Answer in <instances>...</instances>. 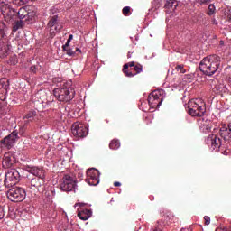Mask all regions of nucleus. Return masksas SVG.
Instances as JSON below:
<instances>
[{
	"label": "nucleus",
	"mask_w": 231,
	"mask_h": 231,
	"mask_svg": "<svg viewBox=\"0 0 231 231\" xmlns=\"http://www.w3.org/2000/svg\"><path fill=\"white\" fill-rule=\"evenodd\" d=\"M44 196L48 199L49 203H51V199H53V191H46Z\"/></svg>",
	"instance_id": "33"
},
{
	"label": "nucleus",
	"mask_w": 231,
	"mask_h": 231,
	"mask_svg": "<svg viewBox=\"0 0 231 231\" xmlns=\"http://www.w3.org/2000/svg\"><path fill=\"white\" fill-rule=\"evenodd\" d=\"M71 131L73 136H76V138H86L89 133L88 126L79 122L72 125Z\"/></svg>",
	"instance_id": "11"
},
{
	"label": "nucleus",
	"mask_w": 231,
	"mask_h": 231,
	"mask_svg": "<svg viewBox=\"0 0 231 231\" xmlns=\"http://www.w3.org/2000/svg\"><path fill=\"white\" fill-rule=\"evenodd\" d=\"M162 102H163V99H153V101L148 100L149 106L152 109H156L157 107H160Z\"/></svg>",
	"instance_id": "24"
},
{
	"label": "nucleus",
	"mask_w": 231,
	"mask_h": 231,
	"mask_svg": "<svg viewBox=\"0 0 231 231\" xmlns=\"http://www.w3.org/2000/svg\"><path fill=\"white\" fill-rule=\"evenodd\" d=\"M63 48V51L66 52L67 55H69V57H73L75 55V51L71 50V48L69 47H64V45L62 46Z\"/></svg>",
	"instance_id": "29"
},
{
	"label": "nucleus",
	"mask_w": 231,
	"mask_h": 231,
	"mask_svg": "<svg viewBox=\"0 0 231 231\" xmlns=\"http://www.w3.org/2000/svg\"><path fill=\"white\" fill-rule=\"evenodd\" d=\"M175 70L176 71H180V73H186V69H185V68H184V66L183 65H177L176 67H175Z\"/></svg>",
	"instance_id": "34"
},
{
	"label": "nucleus",
	"mask_w": 231,
	"mask_h": 231,
	"mask_svg": "<svg viewBox=\"0 0 231 231\" xmlns=\"http://www.w3.org/2000/svg\"><path fill=\"white\" fill-rule=\"evenodd\" d=\"M71 41H73V34H70L69 36V39L66 42V44L64 45V48H68L69 46V42H71Z\"/></svg>",
	"instance_id": "35"
},
{
	"label": "nucleus",
	"mask_w": 231,
	"mask_h": 231,
	"mask_svg": "<svg viewBox=\"0 0 231 231\" xmlns=\"http://www.w3.org/2000/svg\"><path fill=\"white\" fill-rule=\"evenodd\" d=\"M78 217H79V219H81L82 221H88V219L91 217V210L84 209L82 211H79L78 213Z\"/></svg>",
	"instance_id": "23"
},
{
	"label": "nucleus",
	"mask_w": 231,
	"mask_h": 231,
	"mask_svg": "<svg viewBox=\"0 0 231 231\" xmlns=\"http://www.w3.org/2000/svg\"><path fill=\"white\" fill-rule=\"evenodd\" d=\"M20 136H26V127L21 126L19 132L16 130L13 131L9 135L5 136L4 139L0 141L1 149L10 150L15 145L17 140H19Z\"/></svg>",
	"instance_id": "3"
},
{
	"label": "nucleus",
	"mask_w": 231,
	"mask_h": 231,
	"mask_svg": "<svg viewBox=\"0 0 231 231\" xmlns=\"http://www.w3.org/2000/svg\"><path fill=\"white\" fill-rule=\"evenodd\" d=\"M53 93L59 102H71L75 98V90L72 88H56Z\"/></svg>",
	"instance_id": "5"
},
{
	"label": "nucleus",
	"mask_w": 231,
	"mask_h": 231,
	"mask_svg": "<svg viewBox=\"0 0 231 231\" xmlns=\"http://www.w3.org/2000/svg\"><path fill=\"white\" fill-rule=\"evenodd\" d=\"M198 125L202 133H209L212 129V121L206 118H199L198 120Z\"/></svg>",
	"instance_id": "18"
},
{
	"label": "nucleus",
	"mask_w": 231,
	"mask_h": 231,
	"mask_svg": "<svg viewBox=\"0 0 231 231\" xmlns=\"http://www.w3.org/2000/svg\"><path fill=\"white\" fill-rule=\"evenodd\" d=\"M219 135L224 139V142H231L230 127L222 126L219 130Z\"/></svg>",
	"instance_id": "20"
},
{
	"label": "nucleus",
	"mask_w": 231,
	"mask_h": 231,
	"mask_svg": "<svg viewBox=\"0 0 231 231\" xmlns=\"http://www.w3.org/2000/svg\"><path fill=\"white\" fill-rule=\"evenodd\" d=\"M160 99H163V97L162 96V91L160 90L152 91L148 97V100H150L151 102Z\"/></svg>",
	"instance_id": "22"
},
{
	"label": "nucleus",
	"mask_w": 231,
	"mask_h": 231,
	"mask_svg": "<svg viewBox=\"0 0 231 231\" xmlns=\"http://www.w3.org/2000/svg\"><path fill=\"white\" fill-rule=\"evenodd\" d=\"M9 86V81L6 79H0V89H6Z\"/></svg>",
	"instance_id": "28"
},
{
	"label": "nucleus",
	"mask_w": 231,
	"mask_h": 231,
	"mask_svg": "<svg viewBox=\"0 0 231 231\" xmlns=\"http://www.w3.org/2000/svg\"><path fill=\"white\" fill-rule=\"evenodd\" d=\"M31 71H32L33 73H35L37 71V67L36 66H32L31 67Z\"/></svg>",
	"instance_id": "40"
},
{
	"label": "nucleus",
	"mask_w": 231,
	"mask_h": 231,
	"mask_svg": "<svg viewBox=\"0 0 231 231\" xmlns=\"http://www.w3.org/2000/svg\"><path fill=\"white\" fill-rule=\"evenodd\" d=\"M216 12V6H214V5H209L208 8V15H214Z\"/></svg>",
	"instance_id": "31"
},
{
	"label": "nucleus",
	"mask_w": 231,
	"mask_h": 231,
	"mask_svg": "<svg viewBox=\"0 0 231 231\" xmlns=\"http://www.w3.org/2000/svg\"><path fill=\"white\" fill-rule=\"evenodd\" d=\"M204 221H205V225H210V217L205 216Z\"/></svg>",
	"instance_id": "37"
},
{
	"label": "nucleus",
	"mask_w": 231,
	"mask_h": 231,
	"mask_svg": "<svg viewBox=\"0 0 231 231\" xmlns=\"http://www.w3.org/2000/svg\"><path fill=\"white\" fill-rule=\"evenodd\" d=\"M2 5H5V2H3V0H0V6H1Z\"/></svg>",
	"instance_id": "43"
},
{
	"label": "nucleus",
	"mask_w": 231,
	"mask_h": 231,
	"mask_svg": "<svg viewBox=\"0 0 231 231\" xmlns=\"http://www.w3.org/2000/svg\"><path fill=\"white\" fill-rule=\"evenodd\" d=\"M13 64H17V61H14Z\"/></svg>",
	"instance_id": "45"
},
{
	"label": "nucleus",
	"mask_w": 231,
	"mask_h": 231,
	"mask_svg": "<svg viewBox=\"0 0 231 231\" xmlns=\"http://www.w3.org/2000/svg\"><path fill=\"white\" fill-rule=\"evenodd\" d=\"M48 28H50V37L53 39L55 37V33L60 32L64 26L60 23V19H59L58 15H54L50 18L49 23L47 24Z\"/></svg>",
	"instance_id": "10"
},
{
	"label": "nucleus",
	"mask_w": 231,
	"mask_h": 231,
	"mask_svg": "<svg viewBox=\"0 0 231 231\" xmlns=\"http://www.w3.org/2000/svg\"><path fill=\"white\" fill-rule=\"evenodd\" d=\"M221 66V58L216 54L205 57L199 63V69L204 75L212 77Z\"/></svg>",
	"instance_id": "1"
},
{
	"label": "nucleus",
	"mask_w": 231,
	"mask_h": 231,
	"mask_svg": "<svg viewBox=\"0 0 231 231\" xmlns=\"http://www.w3.org/2000/svg\"><path fill=\"white\" fill-rule=\"evenodd\" d=\"M109 148L114 151H116V149H120V141L117 139H113L110 142Z\"/></svg>",
	"instance_id": "26"
},
{
	"label": "nucleus",
	"mask_w": 231,
	"mask_h": 231,
	"mask_svg": "<svg viewBox=\"0 0 231 231\" xmlns=\"http://www.w3.org/2000/svg\"><path fill=\"white\" fill-rule=\"evenodd\" d=\"M45 179L32 178L31 180V189L32 190H42L44 189Z\"/></svg>",
	"instance_id": "19"
},
{
	"label": "nucleus",
	"mask_w": 231,
	"mask_h": 231,
	"mask_svg": "<svg viewBox=\"0 0 231 231\" xmlns=\"http://www.w3.org/2000/svg\"><path fill=\"white\" fill-rule=\"evenodd\" d=\"M143 70V66L134 61L128 62L123 66V73L125 77H135V75L142 73Z\"/></svg>",
	"instance_id": "7"
},
{
	"label": "nucleus",
	"mask_w": 231,
	"mask_h": 231,
	"mask_svg": "<svg viewBox=\"0 0 231 231\" xmlns=\"http://www.w3.org/2000/svg\"><path fill=\"white\" fill-rule=\"evenodd\" d=\"M7 198L14 203H19L26 199V191L23 188H12L7 192Z\"/></svg>",
	"instance_id": "9"
},
{
	"label": "nucleus",
	"mask_w": 231,
	"mask_h": 231,
	"mask_svg": "<svg viewBox=\"0 0 231 231\" xmlns=\"http://www.w3.org/2000/svg\"><path fill=\"white\" fill-rule=\"evenodd\" d=\"M21 181V173L16 169H9L5 173V178L4 180V185L10 189L14 185H17Z\"/></svg>",
	"instance_id": "8"
},
{
	"label": "nucleus",
	"mask_w": 231,
	"mask_h": 231,
	"mask_svg": "<svg viewBox=\"0 0 231 231\" xmlns=\"http://www.w3.org/2000/svg\"><path fill=\"white\" fill-rule=\"evenodd\" d=\"M205 142L209 149L216 152H217V151L221 149V145H223V141H221V138L217 137L216 134H210L206 138Z\"/></svg>",
	"instance_id": "13"
},
{
	"label": "nucleus",
	"mask_w": 231,
	"mask_h": 231,
	"mask_svg": "<svg viewBox=\"0 0 231 231\" xmlns=\"http://www.w3.org/2000/svg\"><path fill=\"white\" fill-rule=\"evenodd\" d=\"M5 217V208L0 206V219H3Z\"/></svg>",
	"instance_id": "36"
},
{
	"label": "nucleus",
	"mask_w": 231,
	"mask_h": 231,
	"mask_svg": "<svg viewBox=\"0 0 231 231\" xmlns=\"http://www.w3.org/2000/svg\"><path fill=\"white\" fill-rule=\"evenodd\" d=\"M27 172H30V174H32L33 176H36L35 178L46 180V171L42 168L39 167H28Z\"/></svg>",
	"instance_id": "17"
},
{
	"label": "nucleus",
	"mask_w": 231,
	"mask_h": 231,
	"mask_svg": "<svg viewBox=\"0 0 231 231\" xmlns=\"http://www.w3.org/2000/svg\"><path fill=\"white\" fill-rule=\"evenodd\" d=\"M16 163L15 155L12 152L5 153L2 165L4 169H12Z\"/></svg>",
	"instance_id": "16"
},
{
	"label": "nucleus",
	"mask_w": 231,
	"mask_h": 231,
	"mask_svg": "<svg viewBox=\"0 0 231 231\" xmlns=\"http://www.w3.org/2000/svg\"><path fill=\"white\" fill-rule=\"evenodd\" d=\"M188 113L190 116L201 118L207 113V105L201 98L191 99L188 102Z\"/></svg>",
	"instance_id": "2"
},
{
	"label": "nucleus",
	"mask_w": 231,
	"mask_h": 231,
	"mask_svg": "<svg viewBox=\"0 0 231 231\" xmlns=\"http://www.w3.org/2000/svg\"><path fill=\"white\" fill-rule=\"evenodd\" d=\"M23 26H24V21H16L13 26V32H17V30H21Z\"/></svg>",
	"instance_id": "27"
},
{
	"label": "nucleus",
	"mask_w": 231,
	"mask_h": 231,
	"mask_svg": "<svg viewBox=\"0 0 231 231\" xmlns=\"http://www.w3.org/2000/svg\"><path fill=\"white\" fill-rule=\"evenodd\" d=\"M121 186H122V183L118 181L114 182V187H121Z\"/></svg>",
	"instance_id": "41"
},
{
	"label": "nucleus",
	"mask_w": 231,
	"mask_h": 231,
	"mask_svg": "<svg viewBox=\"0 0 231 231\" xmlns=\"http://www.w3.org/2000/svg\"><path fill=\"white\" fill-rule=\"evenodd\" d=\"M211 0H200L201 5H207L210 3Z\"/></svg>",
	"instance_id": "39"
},
{
	"label": "nucleus",
	"mask_w": 231,
	"mask_h": 231,
	"mask_svg": "<svg viewBox=\"0 0 231 231\" xmlns=\"http://www.w3.org/2000/svg\"><path fill=\"white\" fill-rule=\"evenodd\" d=\"M6 24L0 21V59H5L10 54V44L6 42V32L5 29Z\"/></svg>",
	"instance_id": "4"
},
{
	"label": "nucleus",
	"mask_w": 231,
	"mask_h": 231,
	"mask_svg": "<svg viewBox=\"0 0 231 231\" xmlns=\"http://www.w3.org/2000/svg\"><path fill=\"white\" fill-rule=\"evenodd\" d=\"M98 176H100V171H98V170L95 168L88 169L87 171V178L85 181L88 185L96 187V185H98V183H100V180L98 179Z\"/></svg>",
	"instance_id": "12"
},
{
	"label": "nucleus",
	"mask_w": 231,
	"mask_h": 231,
	"mask_svg": "<svg viewBox=\"0 0 231 231\" xmlns=\"http://www.w3.org/2000/svg\"><path fill=\"white\" fill-rule=\"evenodd\" d=\"M123 15L125 17H128V15H131V8L129 6H125L122 10Z\"/></svg>",
	"instance_id": "32"
},
{
	"label": "nucleus",
	"mask_w": 231,
	"mask_h": 231,
	"mask_svg": "<svg viewBox=\"0 0 231 231\" xmlns=\"http://www.w3.org/2000/svg\"><path fill=\"white\" fill-rule=\"evenodd\" d=\"M75 185H77V182L69 175H65L60 182V188L63 192H71L75 189Z\"/></svg>",
	"instance_id": "14"
},
{
	"label": "nucleus",
	"mask_w": 231,
	"mask_h": 231,
	"mask_svg": "<svg viewBox=\"0 0 231 231\" xmlns=\"http://www.w3.org/2000/svg\"><path fill=\"white\" fill-rule=\"evenodd\" d=\"M132 55H133V52L129 51V52L127 53V59H131Z\"/></svg>",
	"instance_id": "42"
},
{
	"label": "nucleus",
	"mask_w": 231,
	"mask_h": 231,
	"mask_svg": "<svg viewBox=\"0 0 231 231\" xmlns=\"http://www.w3.org/2000/svg\"><path fill=\"white\" fill-rule=\"evenodd\" d=\"M35 116H37V111L32 110L30 111L24 118H26V120H28L29 122H35Z\"/></svg>",
	"instance_id": "25"
},
{
	"label": "nucleus",
	"mask_w": 231,
	"mask_h": 231,
	"mask_svg": "<svg viewBox=\"0 0 231 231\" xmlns=\"http://www.w3.org/2000/svg\"><path fill=\"white\" fill-rule=\"evenodd\" d=\"M16 15L20 21H23L24 23H27V24H32V23L35 21V17H37V11L21 7L16 11Z\"/></svg>",
	"instance_id": "6"
},
{
	"label": "nucleus",
	"mask_w": 231,
	"mask_h": 231,
	"mask_svg": "<svg viewBox=\"0 0 231 231\" xmlns=\"http://www.w3.org/2000/svg\"><path fill=\"white\" fill-rule=\"evenodd\" d=\"M164 8L168 13L174 12L178 8V1L176 0H168L164 5Z\"/></svg>",
	"instance_id": "21"
},
{
	"label": "nucleus",
	"mask_w": 231,
	"mask_h": 231,
	"mask_svg": "<svg viewBox=\"0 0 231 231\" xmlns=\"http://www.w3.org/2000/svg\"><path fill=\"white\" fill-rule=\"evenodd\" d=\"M77 51H79V52L80 53V49L76 48L75 53H76Z\"/></svg>",
	"instance_id": "44"
},
{
	"label": "nucleus",
	"mask_w": 231,
	"mask_h": 231,
	"mask_svg": "<svg viewBox=\"0 0 231 231\" xmlns=\"http://www.w3.org/2000/svg\"><path fill=\"white\" fill-rule=\"evenodd\" d=\"M0 10L2 12V15H4L5 21L10 23V21H14V17H15L17 11L12 8L8 4H2L0 6Z\"/></svg>",
	"instance_id": "15"
},
{
	"label": "nucleus",
	"mask_w": 231,
	"mask_h": 231,
	"mask_svg": "<svg viewBox=\"0 0 231 231\" xmlns=\"http://www.w3.org/2000/svg\"><path fill=\"white\" fill-rule=\"evenodd\" d=\"M162 228H163V226L158 225L153 231H163Z\"/></svg>",
	"instance_id": "38"
},
{
	"label": "nucleus",
	"mask_w": 231,
	"mask_h": 231,
	"mask_svg": "<svg viewBox=\"0 0 231 231\" xmlns=\"http://www.w3.org/2000/svg\"><path fill=\"white\" fill-rule=\"evenodd\" d=\"M213 93H216V95H220V93H223V86L217 85L213 88Z\"/></svg>",
	"instance_id": "30"
}]
</instances>
